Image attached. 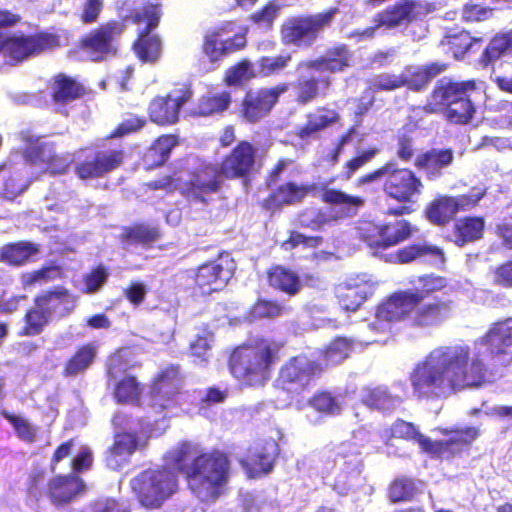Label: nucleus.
Segmentation results:
<instances>
[{"instance_id": "nucleus-37", "label": "nucleus", "mask_w": 512, "mask_h": 512, "mask_svg": "<svg viewBox=\"0 0 512 512\" xmlns=\"http://www.w3.org/2000/svg\"><path fill=\"white\" fill-rule=\"evenodd\" d=\"M512 52V29L493 35L479 56L477 63L483 69L494 68L495 63Z\"/></svg>"}, {"instance_id": "nucleus-16", "label": "nucleus", "mask_w": 512, "mask_h": 512, "mask_svg": "<svg viewBox=\"0 0 512 512\" xmlns=\"http://www.w3.org/2000/svg\"><path fill=\"white\" fill-rule=\"evenodd\" d=\"M246 45V32H235V23L226 21L203 35L201 51L211 64H219Z\"/></svg>"}, {"instance_id": "nucleus-12", "label": "nucleus", "mask_w": 512, "mask_h": 512, "mask_svg": "<svg viewBox=\"0 0 512 512\" xmlns=\"http://www.w3.org/2000/svg\"><path fill=\"white\" fill-rule=\"evenodd\" d=\"M125 29L124 21L110 19L82 35L77 47L91 61H105L118 54V40Z\"/></svg>"}, {"instance_id": "nucleus-5", "label": "nucleus", "mask_w": 512, "mask_h": 512, "mask_svg": "<svg viewBox=\"0 0 512 512\" xmlns=\"http://www.w3.org/2000/svg\"><path fill=\"white\" fill-rule=\"evenodd\" d=\"M330 182L332 180L319 185L314 182L287 180L272 188L270 193L259 202V205L261 209L274 214L282 211L285 207L302 204L308 196H315L319 191V199L323 203L340 207L346 215L356 214L357 210L364 205V198L347 194L340 189L329 188Z\"/></svg>"}, {"instance_id": "nucleus-6", "label": "nucleus", "mask_w": 512, "mask_h": 512, "mask_svg": "<svg viewBox=\"0 0 512 512\" xmlns=\"http://www.w3.org/2000/svg\"><path fill=\"white\" fill-rule=\"evenodd\" d=\"M474 89L473 80L458 82L446 78L440 79L420 109L426 114L442 113L451 124L466 125L473 119L476 112L469 96V92Z\"/></svg>"}, {"instance_id": "nucleus-34", "label": "nucleus", "mask_w": 512, "mask_h": 512, "mask_svg": "<svg viewBox=\"0 0 512 512\" xmlns=\"http://www.w3.org/2000/svg\"><path fill=\"white\" fill-rule=\"evenodd\" d=\"M485 230L483 216L467 215L454 221L451 233L447 240L458 247H464L469 243L480 240Z\"/></svg>"}, {"instance_id": "nucleus-17", "label": "nucleus", "mask_w": 512, "mask_h": 512, "mask_svg": "<svg viewBox=\"0 0 512 512\" xmlns=\"http://www.w3.org/2000/svg\"><path fill=\"white\" fill-rule=\"evenodd\" d=\"M261 166L257 147L248 140H240L225 154L217 167L224 180L250 181Z\"/></svg>"}, {"instance_id": "nucleus-19", "label": "nucleus", "mask_w": 512, "mask_h": 512, "mask_svg": "<svg viewBox=\"0 0 512 512\" xmlns=\"http://www.w3.org/2000/svg\"><path fill=\"white\" fill-rule=\"evenodd\" d=\"M222 174L217 164L204 163L188 173L184 179L181 195L189 202L207 205L211 196L222 189Z\"/></svg>"}, {"instance_id": "nucleus-62", "label": "nucleus", "mask_w": 512, "mask_h": 512, "mask_svg": "<svg viewBox=\"0 0 512 512\" xmlns=\"http://www.w3.org/2000/svg\"><path fill=\"white\" fill-rule=\"evenodd\" d=\"M104 10V0H84L77 13L79 22L84 26L97 23Z\"/></svg>"}, {"instance_id": "nucleus-52", "label": "nucleus", "mask_w": 512, "mask_h": 512, "mask_svg": "<svg viewBox=\"0 0 512 512\" xmlns=\"http://www.w3.org/2000/svg\"><path fill=\"white\" fill-rule=\"evenodd\" d=\"M143 385L136 376L126 375L114 384V399L119 404L138 405L141 401Z\"/></svg>"}, {"instance_id": "nucleus-33", "label": "nucleus", "mask_w": 512, "mask_h": 512, "mask_svg": "<svg viewBox=\"0 0 512 512\" xmlns=\"http://www.w3.org/2000/svg\"><path fill=\"white\" fill-rule=\"evenodd\" d=\"M333 86L331 76L301 77L294 83V97L298 105H307L320 98H326Z\"/></svg>"}, {"instance_id": "nucleus-36", "label": "nucleus", "mask_w": 512, "mask_h": 512, "mask_svg": "<svg viewBox=\"0 0 512 512\" xmlns=\"http://www.w3.org/2000/svg\"><path fill=\"white\" fill-rule=\"evenodd\" d=\"M160 228L144 222H135L124 226L119 235L120 242L125 246L141 245L149 248L161 238Z\"/></svg>"}, {"instance_id": "nucleus-2", "label": "nucleus", "mask_w": 512, "mask_h": 512, "mask_svg": "<svg viewBox=\"0 0 512 512\" xmlns=\"http://www.w3.org/2000/svg\"><path fill=\"white\" fill-rule=\"evenodd\" d=\"M165 465L148 468L130 481L136 500L146 510L160 509L179 490L181 474L190 492L203 502L216 501L225 491L231 476L229 455L219 449L199 451L184 441L164 455Z\"/></svg>"}, {"instance_id": "nucleus-25", "label": "nucleus", "mask_w": 512, "mask_h": 512, "mask_svg": "<svg viewBox=\"0 0 512 512\" xmlns=\"http://www.w3.org/2000/svg\"><path fill=\"white\" fill-rule=\"evenodd\" d=\"M140 447V437L136 431L114 433L112 444L104 453L106 467L113 471H120L130 463L131 457Z\"/></svg>"}, {"instance_id": "nucleus-23", "label": "nucleus", "mask_w": 512, "mask_h": 512, "mask_svg": "<svg viewBox=\"0 0 512 512\" xmlns=\"http://www.w3.org/2000/svg\"><path fill=\"white\" fill-rule=\"evenodd\" d=\"M353 53L345 43H336L325 49L316 58L299 63L298 68L318 73L338 74L345 72L352 65Z\"/></svg>"}, {"instance_id": "nucleus-57", "label": "nucleus", "mask_w": 512, "mask_h": 512, "mask_svg": "<svg viewBox=\"0 0 512 512\" xmlns=\"http://www.w3.org/2000/svg\"><path fill=\"white\" fill-rule=\"evenodd\" d=\"M31 182V178L21 172H11L3 180L0 197L7 201H14L29 188Z\"/></svg>"}, {"instance_id": "nucleus-41", "label": "nucleus", "mask_w": 512, "mask_h": 512, "mask_svg": "<svg viewBox=\"0 0 512 512\" xmlns=\"http://www.w3.org/2000/svg\"><path fill=\"white\" fill-rule=\"evenodd\" d=\"M133 51L144 63H155L162 55V39L155 31H137Z\"/></svg>"}, {"instance_id": "nucleus-45", "label": "nucleus", "mask_w": 512, "mask_h": 512, "mask_svg": "<svg viewBox=\"0 0 512 512\" xmlns=\"http://www.w3.org/2000/svg\"><path fill=\"white\" fill-rule=\"evenodd\" d=\"M162 16V4L147 1L139 8L132 9L127 19L135 25L142 26L138 31H155L160 25Z\"/></svg>"}, {"instance_id": "nucleus-44", "label": "nucleus", "mask_w": 512, "mask_h": 512, "mask_svg": "<svg viewBox=\"0 0 512 512\" xmlns=\"http://www.w3.org/2000/svg\"><path fill=\"white\" fill-rule=\"evenodd\" d=\"M179 143L178 137L172 134H164L158 137L148 148L143 157L145 168L152 170L162 166L170 157V154Z\"/></svg>"}, {"instance_id": "nucleus-13", "label": "nucleus", "mask_w": 512, "mask_h": 512, "mask_svg": "<svg viewBox=\"0 0 512 512\" xmlns=\"http://www.w3.org/2000/svg\"><path fill=\"white\" fill-rule=\"evenodd\" d=\"M289 89V84L282 82L271 87L248 89L240 99L236 115L241 123L256 125L265 120L279 103L280 97Z\"/></svg>"}, {"instance_id": "nucleus-35", "label": "nucleus", "mask_w": 512, "mask_h": 512, "mask_svg": "<svg viewBox=\"0 0 512 512\" xmlns=\"http://www.w3.org/2000/svg\"><path fill=\"white\" fill-rule=\"evenodd\" d=\"M447 69V64L432 62L418 67H407L401 73V87H406L412 92L424 91L433 78Z\"/></svg>"}, {"instance_id": "nucleus-64", "label": "nucleus", "mask_w": 512, "mask_h": 512, "mask_svg": "<svg viewBox=\"0 0 512 512\" xmlns=\"http://www.w3.org/2000/svg\"><path fill=\"white\" fill-rule=\"evenodd\" d=\"M475 149H494L498 152L512 151V135H484L475 145Z\"/></svg>"}, {"instance_id": "nucleus-26", "label": "nucleus", "mask_w": 512, "mask_h": 512, "mask_svg": "<svg viewBox=\"0 0 512 512\" xmlns=\"http://www.w3.org/2000/svg\"><path fill=\"white\" fill-rule=\"evenodd\" d=\"M280 455V446L274 439L258 444L247 457L241 461L249 478H258L271 473Z\"/></svg>"}, {"instance_id": "nucleus-46", "label": "nucleus", "mask_w": 512, "mask_h": 512, "mask_svg": "<svg viewBox=\"0 0 512 512\" xmlns=\"http://www.w3.org/2000/svg\"><path fill=\"white\" fill-rule=\"evenodd\" d=\"M361 402L370 409L381 412L394 410L401 402V398L390 393L385 386L366 387L363 390Z\"/></svg>"}, {"instance_id": "nucleus-11", "label": "nucleus", "mask_w": 512, "mask_h": 512, "mask_svg": "<svg viewBox=\"0 0 512 512\" xmlns=\"http://www.w3.org/2000/svg\"><path fill=\"white\" fill-rule=\"evenodd\" d=\"M61 46V36L55 30H40L32 34L9 35L0 38V53L19 64L29 58L56 50Z\"/></svg>"}, {"instance_id": "nucleus-50", "label": "nucleus", "mask_w": 512, "mask_h": 512, "mask_svg": "<svg viewBox=\"0 0 512 512\" xmlns=\"http://www.w3.org/2000/svg\"><path fill=\"white\" fill-rule=\"evenodd\" d=\"M483 42L482 37H472L466 30L448 32L441 44L447 48L456 59H462L475 45Z\"/></svg>"}, {"instance_id": "nucleus-29", "label": "nucleus", "mask_w": 512, "mask_h": 512, "mask_svg": "<svg viewBox=\"0 0 512 512\" xmlns=\"http://www.w3.org/2000/svg\"><path fill=\"white\" fill-rule=\"evenodd\" d=\"M339 112L328 105L315 107L305 114V122L295 128L294 134L301 141L318 138L326 129L338 124Z\"/></svg>"}, {"instance_id": "nucleus-22", "label": "nucleus", "mask_w": 512, "mask_h": 512, "mask_svg": "<svg viewBox=\"0 0 512 512\" xmlns=\"http://www.w3.org/2000/svg\"><path fill=\"white\" fill-rule=\"evenodd\" d=\"M445 440H432L428 455L433 459L451 460L464 451H468L473 442L479 438L481 431L478 427L467 426L441 429Z\"/></svg>"}, {"instance_id": "nucleus-21", "label": "nucleus", "mask_w": 512, "mask_h": 512, "mask_svg": "<svg viewBox=\"0 0 512 512\" xmlns=\"http://www.w3.org/2000/svg\"><path fill=\"white\" fill-rule=\"evenodd\" d=\"M434 11L435 4L431 2L399 0L377 12L376 21L378 26H383V29L394 30L423 21Z\"/></svg>"}, {"instance_id": "nucleus-49", "label": "nucleus", "mask_w": 512, "mask_h": 512, "mask_svg": "<svg viewBox=\"0 0 512 512\" xmlns=\"http://www.w3.org/2000/svg\"><path fill=\"white\" fill-rule=\"evenodd\" d=\"M418 493L417 480L406 475L393 478L386 489V496L393 504L410 502Z\"/></svg>"}, {"instance_id": "nucleus-14", "label": "nucleus", "mask_w": 512, "mask_h": 512, "mask_svg": "<svg viewBox=\"0 0 512 512\" xmlns=\"http://www.w3.org/2000/svg\"><path fill=\"white\" fill-rule=\"evenodd\" d=\"M152 406L159 410L180 408L184 395V375L179 364L160 369L149 386Z\"/></svg>"}, {"instance_id": "nucleus-55", "label": "nucleus", "mask_w": 512, "mask_h": 512, "mask_svg": "<svg viewBox=\"0 0 512 512\" xmlns=\"http://www.w3.org/2000/svg\"><path fill=\"white\" fill-rule=\"evenodd\" d=\"M50 319L35 305L29 308L23 317V326L18 332L21 337H34L40 335L50 323Z\"/></svg>"}, {"instance_id": "nucleus-7", "label": "nucleus", "mask_w": 512, "mask_h": 512, "mask_svg": "<svg viewBox=\"0 0 512 512\" xmlns=\"http://www.w3.org/2000/svg\"><path fill=\"white\" fill-rule=\"evenodd\" d=\"M416 230L406 219L392 222L360 220L355 227V235L377 255L410 239Z\"/></svg>"}, {"instance_id": "nucleus-58", "label": "nucleus", "mask_w": 512, "mask_h": 512, "mask_svg": "<svg viewBox=\"0 0 512 512\" xmlns=\"http://www.w3.org/2000/svg\"><path fill=\"white\" fill-rule=\"evenodd\" d=\"M0 415L9 422L20 440L26 443H34L36 441L37 427L30 424L24 417L5 409L0 411Z\"/></svg>"}, {"instance_id": "nucleus-43", "label": "nucleus", "mask_w": 512, "mask_h": 512, "mask_svg": "<svg viewBox=\"0 0 512 512\" xmlns=\"http://www.w3.org/2000/svg\"><path fill=\"white\" fill-rule=\"evenodd\" d=\"M267 282L273 289L289 296L298 294L302 287L298 274L281 265H274L268 269Z\"/></svg>"}, {"instance_id": "nucleus-1", "label": "nucleus", "mask_w": 512, "mask_h": 512, "mask_svg": "<svg viewBox=\"0 0 512 512\" xmlns=\"http://www.w3.org/2000/svg\"><path fill=\"white\" fill-rule=\"evenodd\" d=\"M475 345L484 349L485 359L480 352L471 357L467 344L432 349L409 374L414 397L421 401L436 400L502 378L512 366V317L491 323Z\"/></svg>"}, {"instance_id": "nucleus-28", "label": "nucleus", "mask_w": 512, "mask_h": 512, "mask_svg": "<svg viewBox=\"0 0 512 512\" xmlns=\"http://www.w3.org/2000/svg\"><path fill=\"white\" fill-rule=\"evenodd\" d=\"M33 304L50 320L53 316L62 319L74 311L76 298L66 288L58 286L37 294Z\"/></svg>"}, {"instance_id": "nucleus-38", "label": "nucleus", "mask_w": 512, "mask_h": 512, "mask_svg": "<svg viewBox=\"0 0 512 512\" xmlns=\"http://www.w3.org/2000/svg\"><path fill=\"white\" fill-rule=\"evenodd\" d=\"M98 353V346L94 342L82 344L65 361L62 375L66 378L75 377L86 372L94 363Z\"/></svg>"}, {"instance_id": "nucleus-54", "label": "nucleus", "mask_w": 512, "mask_h": 512, "mask_svg": "<svg viewBox=\"0 0 512 512\" xmlns=\"http://www.w3.org/2000/svg\"><path fill=\"white\" fill-rule=\"evenodd\" d=\"M64 276L63 268L54 262L45 264L37 270L24 272L20 276L23 288H30L39 283H46Z\"/></svg>"}, {"instance_id": "nucleus-59", "label": "nucleus", "mask_w": 512, "mask_h": 512, "mask_svg": "<svg viewBox=\"0 0 512 512\" xmlns=\"http://www.w3.org/2000/svg\"><path fill=\"white\" fill-rule=\"evenodd\" d=\"M287 311L285 305L277 300L258 299L251 308L254 318L273 319L282 316Z\"/></svg>"}, {"instance_id": "nucleus-51", "label": "nucleus", "mask_w": 512, "mask_h": 512, "mask_svg": "<svg viewBox=\"0 0 512 512\" xmlns=\"http://www.w3.org/2000/svg\"><path fill=\"white\" fill-rule=\"evenodd\" d=\"M307 405L321 417H335L342 413L339 399L329 390H318L307 400Z\"/></svg>"}, {"instance_id": "nucleus-42", "label": "nucleus", "mask_w": 512, "mask_h": 512, "mask_svg": "<svg viewBox=\"0 0 512 512\" xmlns=\"http://www.w3.org/2000/svg\"><path fill=\"white\" fill-rule=\"evenodd\" d=\"M232 103L230 91L222 90L203 94L193 109V114L200 117L221 115L229 109Z\"/></svg>"}, {"instance_id": "nucleus-60", "label": "nucleus", "mask_w": 512, "mask_h": 512, "mask_svg": "<svg viewBox=\"0 0 512 512\" xmlns=\"http://www.w3.org/2000/svg\"><path fill=\"white\" fill-rule=\"evenodd\" d=\"M378 153L379 149L376 147H369L358 151L354 157L345 162L343 166V178L349 180L356 171L370 163Z\"/></svg>"}, {"instance_id": "nucleus-48", "label": "nucleus", "mask_w": 512, "mask_h": 512, "mask_svg": "<svg viewBox=\"0 0 512 512\" xmlns=\"http://www.w3.org/2000/svg\"><path fill=\"white\" fill-rule=\"evenodd\" d=\"M426 219L433 225L444 227L456 216L451 196L438 195L425 208Z\"/></svg>"}, {"instance_id": "nucleus-32", "label": "nucleus", "mask_w": 512, "mask_h": 512, "mask_svg": "<svg viewBox=\"0 0 512 512\" xmlns=\"http://www.w3.org/2000/svg\"><path fill=\"white\" fill-rule=\"evenodd\" d=\"M335 295L343 310L355 312L371 295V287L362 279L350 278L336 286Z\"/></svg>"}, {"instance_id": "nucleus-27", "label": "nucleus", "mask_w": 512, "mask_h": 512, "mask_svg": "<svg viewBox=\"0 0 512 512\" xmlns=\"http://www.w3.org/2000/svg\"><path fill=\"white\" fill-rule=\"evenodd\" d=\"M50 99L58 108H64L84 99L90 90L76 77L65 73L55 74L49 81Z\"/></svg>"}, {"instance_id": "nucleus-56", "label": "nucleus", "mask_w": 512, "mask_h": 512, "mask_svg": "<svg viewBox=\"0 0 512 512\" xmlns=\"http://www.w3.org/2000/svg\"><path fill=\"white\" fill-rule=\"evenodd\" d=\"M255 77L252 63L244 58L226 69L223 82L229 87H241Z\"/></svg>"}, {"instance_id": "nucleus-8", "label": "nucleus", "mask_w": 512, "mask_h": 512, "mask_svg": "<svg viewBox=\"0 0 512 512\" xmlns=\"http://www.w3.org/2000/svg\"><path fill=\"white\" fill-rule=\"evenodd\" d=\"M339 12L337 7H330L314 14H302L286 19L280 27L283 44L296 47H311L320 34L330 27Z\"/></svg>"}, {"instance_id": "nucleus-20", "label": "nucleus", "mask_w": 512, "mask_h": 512, "mask_svg": "<svg viewBox=\"0 0 512 512\" xmlns=\"http://www.w3.org/2000/svg\"><path fill=\"white\" fill-rule=\"evenodd\" d=\"M193 97L190 83L176 84L166 95H157L148 105L149 120L159 126L176 124L180 119V111Z\"/></svg>"}, {"instance_id": "nucleus-53", "label": "nucleus", "mask_w": 512, "mask_h": 512, "mask_svg": "<svg viewBox=\"0 0 512 512\" xmlns=\"http://www.w3.org/2000/svg\"><path fill=\"white\" fill-rule=\"evenodd\" d=\"M390 431L391 437L415 441L423 453H429L431 439L419 432L412 422L398 418L391 425Z\"/></svg>"}, {"instance_id": "nucleus-47", "label": "nucleus", "mask_w": 512, "mask_h": 512, "mask_svg": "<svg viewBox=\"0 0 512 512\" xmlns=\"http://www.w3.org/2000/svg\"><path fill=\"white\" fill-rule=\"evenodd\" d=\"M356 340L344 336L334 337L320 350V358L324 366L337 365L348 359L354 351Z\"/></svg>"}, {"instance_id": "nucleus-31", "label": "nucleus", "mask_w": 512, "mask_h": 512, "mask_svg": "<svg viewBox=\"0 0 512 512\" xmlns=\"http://www.w3.org/2000/svg\"><path fill=\"white\" fill-rule=\"evenodd\" d=\"M454 150L452 148H431L419 153L414 161V167L422 171L428 180H436L443 170L452 165Z\"/></svg>"}, {"instance_id": "nucleus-15", "label": "nucleus", "mask_w": 512, "mask_h": 512, "mask_svg": "<svg viewBox=\"0 0 512 512\" xmlns=\"http://www.w3.org/2000/svg\"><path fill=\"white\" fill-rule=\"evenodd\" d=\"M385 182L381 185L383 194L398 204H416L424 192L422 178L411 168L400 167L388 161Z\"/></svg>"}, {"instance_id": "nucleus-39", "label": "nucleus", "mask_w": 512, "mask_h": 512, "mask_svg": "<svg viewBox=\"0 0 512 512\" xmlns=\"http://www.w3.org/2000/svg\"><path fill=\"white\" fill-rule=\"evenodd\" d=\"M40 252V247L30 241H17L0 248V262L12 267H21L29 263Z\"/></svg>"}, {"instance_id": "nucleus-3", "label": "nucleus", "mask_w": 512, "mask_h": 512, "mask_svg": "<svg viewBox=\"0 0 512 512\" xmlns=\"http://www.w3.org/2000/svg\"><path fill=\"white\" fill-rule=\"evenodd\" d=\"M419 286L413 289L397 290L377 305L375 317L380 322H401L407 320L412 328L427 330L437 328L449 320L455 310L451 299H426L433 293L447 287L445 277L434 273L416 278Z\"/></svg>"}, {"instance_id": "nucleus-24", "label": "nucleus", "mask_w": 512, "mask_h": 512, "mask_svg": "<svg viewBox=\"0 0 512 512\" xmlns=\"http://www.w3.org/2000/svg\"><path fill=\"white\" fill-rule=\"evenodd\" d=\"M22 140L28 143L24 149L23 156L32 165L42 166L44 172L51 174H64L68 170V162L53 147L47 143H40L28 133H21Z\"/></svg>"}, {"instance_id": "nucleus-4", "label": "nucleus", "mask_w": 512, "mask_h": 512, "mask_svg": "<svg viewBox=\"0 0 512 512\" xmlns=\"http://www.w3.org/2000/svg\"><path fill=\"white\" fill-rule=\"evenodd\" d=\"M286 343L269 336H256L234 347L227 360L230 374L244 387L266 385L285 356Z\"/></svg>"}, {"instance_id": "nucleus-40", "label": "nucleus", "mask_w": 512, "mask_h": 512, "mask_svg": "<svg viewBox=\"0 0 512 512\" xmlns=\"http://www.w3.org/2000/svg\"><path fill=\"white\" fill-rule=\"evenodd\" d=\"M429 257L443 263L445 254L442 248L426 241L412 243L398 249L393 254V262L396 264H409L417 259Z\"/></svg>"}, {"instance_id": "nucleus-10", "label": "nucleus", "mask_w": 512, "mask_h": 512, "mask_svg": "<svg viewBox=\"0 0 512 512\" xmlns=\"http://www.w3.org/2000/svg\"><path fill=\"white\" fill-rule=\"evenodd\" d=\"M325 366L321 361L301 353L286 360L278 371L275 387L287 393L311 388L323 375Z\"/></svg>"}, {"instance_id": "nucleus-63", "label": "nucleus", "mask_w": 512, "mask_h": 512, "mask_svg": "<svg viewBox=\"0 0 512 512\" xmlns=\"http://www.w3.org/2000/svg\"><path fill=\"white\" fill-rule=\"evenodd\" d=\"M109 276L108 268L103 264L97 265L88 274L84 276L83 293L94 294L98 292L107 282Z\"/></svg>"}, {"instance_id": "nucleus-30", "label": "nucleus", "mask_w": 512, "mask_h": 512, "mask_svg": "<svg viewBox=\"0 0 512 512\" xmlns=\"http://www.w3.org/2000/svg\"><path fill=\"white\" fill-rule=\"evenodd\" d=\"M83 479L74 473L56 475L47 484L46 494L53 505L63 506L71 503L85 492Z\"/></svg>"}, {"instance_id": "nucleus-18", "label": "nucleus", "mask_w": 512, "mask_h": 512, "mask_svg": "<svg viewBox=\"0 0 512 512\" xmlns=\"http://www.w3.org/2000/svg\"><path fill=\"white\" fill-rule=\"evenodd\" d=\"M236 263L228 252L200 264L194 272V288L201 295H210L224 289L234 277Z\"/></svg>"}, {"instance_id": "nucleus-61", "label": "nucleus", "mask_w": 512, "mask_h": 512, "mask_svg": "<svg viewBox=\"0 0 512 512\" xmlns=\"http://www.w3.org/2000/svg\"><path fill=\"white\" fill-rule=\"evenodd\" d=\"M485 194L484 189L472 187L467 193L451 196L456 214L474 209Z\"/></svg>"}, {"instance_id": "nucleus-9", "label": "nucleus", "mask_w": 512, "mask_h": 512, "mask_svg": "<svg viewBox=\"0 0 512 512\" xmlns=\"http://www.w3.org/2000/svg\"><path fill=\"white\" fill-rule=\"evenodd\" d=\"M125 149L80 148L74 155L73 172L82 181L104 178L119 169L125 162Z\"/></svg>"}]
</instances>
